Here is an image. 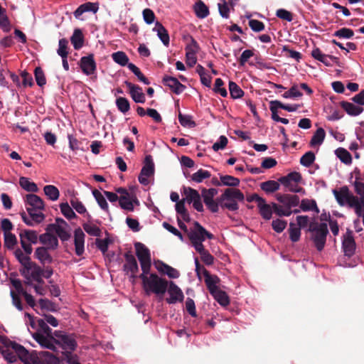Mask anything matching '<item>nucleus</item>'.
Here are the masks:
<instances>
[{
	"mask_svg": "<svg viewBox=\"0 0 364 364\" xmlns=\"http://www.w3.org/2000/svg\"><path fill=\"white\" fill-rule=\"evenodd\" d=\"M336 156L345 164L352 163V156L350 154L343 148H338L335 151Z\"/></svg>",
	"mask_w": 364,
	"mask_h": 364,
	"instance_id": "a18cd8bd",
	"label": "nucleus"
},
{
	"mask_svg": "<svg viewBox=\"0 0 364 364\" xmlns=\"http://www.w3.org/2000/svg\"><path fill=\"white\" fill-rule=\"evenodd\" d=\"M43 209L31 208L27 210L29 216L33 218L36 223H41L45 220V215L43 213Z\"/></svg>",
	"mask_w": 364,
	"mask_h": 364,
	"instance_id": "5fc2aeb1",
	"label": "nucleus"
},
{
	"mask_svg": "<svg viewBox=\"0 0 364 364\" xmlns=\"http://www.w3.org/2000/svg\"><path fill=\"white\" fill-rule=\"evenodd\" d=\"M80 68L86 75L93 74L96 70V63L92 54L82 57L80 59Z\"/></svg>",
	"mask_w": 364,
	"mask_h": 364,
	"instance_id": "f3484780",
	"label": "nucleus"
},
{
	"mask_svg": "<svg viewBox=\"0 0 364 364\" xmlns=\"http://www.w3.org/2000/svg\"><path fill=\"white\" fill-rule=\"evenodd\" d=\"M301 96L302 93L297 85H293L288 91L282 94V97L285 99H295Z\"/></svg>",
	"mask_w": 364,
	"mask_h": 364,
	"instance_id": "052dcab7",
	"label": "nucleus"
},
{
	"mask_svg": "<svg viewBox=\"0 0 364 364\" xmlns=\"http://www.w3.org/2000/svg\"><path fill=\"white\" fill-rule=\"evenodd\" d=\"M125 264H124V270L127 273H130L132 277L135 278L136 274L138 272L139 267L136 258L129 253L125 254Z\"/></svg>",
	"mask_w": 364,
	"mask_h": 364,
	"instance_id": "6ab92c4d",
	"label": "nucleus"
},
{
	"mask_svg": "<svg viewBox=\"0 0 364 364\" xmlns=\"http://www.w3.org/2000/svg\"><path fill=\"white\" fill-rule=\"evenodd\" d=\"M99 9L98 4L87 2L81 4L73 13L74 16L79 19L80 17L85 12L91 11L94 14L97 13Z\"/></svg>",
	"mask_w": 364,
	"mask_h": 364,
	"instance_id": "393cba45",
	"label": "nucleus"
},
{
	"mask_svg": "<svg viewBox=\"0 0 364 364\" xmlns=\"http://www.w3.org/2000/svg\"><path fill=\"white\" fill-rule=\"evenodd\" d=\"M193 9L196 16L199 18H204L209 15V9L202 1H197Z\"/></svg>",
	"mask_w": 364,
	"mask_h": 364,
	"instance_id": "c9c22d12",
	"label": "nucleus"
},
{
	"mask_svg": "<svg viewBox=\"0 0 364 364\" xmlns=\"http://www.w3.org/2000/svg\"><path fill=\"white\" fill-rule=\"evenodd\" d=\"M68 41L65 38L59 40L57 53L61 58H68Z\"/></svg>",
	"mask_w": 364,
	"mask_h": 364,
	"instance_id": "338daca9",
	"label": "nucleus"
},
{
	"mask_svg": "<svg viewBox=\"0 0 364 364\" xmlns=\"http://www.w3.org/2000/svg\"><path fill=\"white\" fill-rule=\"evenodd\" d=\"M33 338L40 344L41 346L45 348L55 350V344L57 340L55 339L52 335L47 336L40 333H35Z\"/></svg>",
	"mask_w": 364,
	"mask_h": 364,
	"instance_id": "2eb2a0df",
	"label": "nucleus"
},
{
	"mask_svg": "<svg viewBox=\"0 0 364 364\" xmlns=\"http://www.w3.org/2000/svg\"><path fill=\"white\" fill-rule=\"evenodd\" d=\"M119 203L122 209L132 212L135 206L140 205L139 200L134 193L127 195V196H119Z\"/></svg>",
	"mask_w": 364,
	"mask_h": 364,
	"instance_id": "ddd939ff",
	"label": "nucleus"
},
{
	"mask_svg": "<svg viewBox=\"0 0 364 364\" xmlns=\"http://www.w3.org/2000/svg\"><path fill=\"white\" fill-rule=\"evenodd\" d=\"M82 227L85 231L91 236L99 237L101 235L100 228L92 223L89 222L84 223Z\"/></svg>",
	"mask_w": 364,
	"mask_h": 364,
	"instance_id": "864d4df0",
	"label": "nucleus"
},
{
	"mask_svg": "<svg viewBox=\"0 0 364 364\" xmlns=\"http://www.w3.org/2000/svg\"><path fill=\"white\" fill-rule=\"evenodd\" d=\"M333 195L341 205L350 206L353 198H355V196L349 192L347 186L342 187L339 191L334 190Z\"/></svg>",
	"mask_w": 364,
	"mask_h": 364,
	"instance_id": "4468645a",
	"label": "nucleus"
},
{
	"mask_svg": "<svg viewBox=\"0 0 364 364\" xmlns=\"http://www.w3.org/2000/svg\"><path fill=\"white\" fill-rule=\"evenodd\" d=\"M154 174V164L151 156H146L145 164L142 167L138 177L139 183L143 186H148Z\"/></svg>",
	"mask_w": 364,
	"mask_h": 364,
	"instance_id": "6e6552de",
	"label": "nucleus"
},
{
	"mask_svg": "<svg viewBox=\"0 0 364 364\" xmlns=\"http://www.w3.org/2000/svg\"><path fill=\"white\" fill-rule=\"evenodd\" d=\"M4 235L5 247L10 250L14 249L18 242L16 235L11 232L4 233Z\"/></svg>",
	"mask_w": 364,
	"mask_h": 364,
	"instance_id": "680f3d73",
	"label": "nucleus"
},
{
	"mask_svg": "<svg viewBox=\"0 0 364 364\" xmlns=\"http://www.w3.org/2000/svg\"><path fill=\"white\" fill-rule=\"evenodd\" d=\"M342 247L344 255L348 257H351L355 250V242L353 235L350 233L346 234L342 242Z\"/></svg>",
	"mask_w": 364,
	"mask_h": 364,
	"instance_id": "5701e85b",
	"label": "nucleus"
},
{
	"mask_svg": "<svg viewBox=\"0 0 364 364\" xmlns=\"http://www.w3.org/2000/svg\"><path fill=\"white\" fill-rule=\"evenodd\" d=\"M92 195L95 198L96 201L97 202V204L101 208V209L105 211L106 213H109L108 203L104 196L101 193V192H100L97 190H94L92 191Z\"/></svg>",
	"mask_w": 364,
	"mask_h": 364,
	"instance_id": "09e8293b",
	"label": "nucleus"
},
{
	"mask_svg": "<svg viewBox=\"0 0 364 364\" xmlns=\"http://www.w3.org/2000/svg\"><path fill=\"white\" fill-rule=\"evenodd\" d=\"M211 174L208 171L200 168L191 176V180L199 183L203 182L205 179L209 178Z\"/></svg>",
	"mask_w": 364,
	"mask_h": 364,
	"instance_id": "603ef678",
	"label": "nucleus"
},
{
	"mask_svg": "<svg viewBox=\"0 0 364 364\" xmlns=\"http://www.w3.org/2000/svg\"><path fill=\"white\" fill-rule=\"evenodd\" d=\"M136 255L139 260L142 272L149 273L151 268V254L149 250L142 243H135Z\"/></svg>",
	"mask_w": 364,
	"mask_h": 364,
	"instance_id": "423d86ee",
	"label": "nucleus"
},
{
	"mask_svg": "<svg viewBox=\"0 0 364 364\" xmlns=\"http://www.w3.org/2000/svg\"><path fill=\"white\" fill-rule=\"evenodd\" d=\"M178 121L180 124L185 127H194L196 126V123L192 119V117L188 114H183L179 113L178 114Z\"/></svg>",
	"mask_w": 364,
	"mask_h": 364,
	"instance_id": "0e129e2a",
	"label": "nucleus"
},
{
	"mask_svg": "<svg viewBox=\"0 0 364 364\" xmlns=\"http://www.w3.org/2000/svg\"><path fill=\"white\" fill-rule=\"evenodd\" d=\"M34 255L43 264H50L53 261L52 257L48 253L47 248L43 247L36 248Z\"/></svg>",
	"mask_w": 364,
	"mask_h": 364,
	"instance_id": "c85d7f7f",
	"label": "nucleus"
},
{
	"mask_svg": "<svg viewBox=\"0 0 364 364\" xmlns=\"http://www.w3.org/2000/svg\"><path fill=\"white\" fill-rule=\"evenodd\" d=\"M128 68L137 77V78L141 82H142L145 85H149L150 83L149 80L143 75L139 68L134 64L130 63L128 65Z\"/></svg>",
	"mask_w": 364,
	"mask_h": 364,
	"instance_id": "bf43d9fd",
	"label": "nucleus"
},
{
	"mask_svg": "<svg viewBox=\"0 0 364 364\" xmlns=\"http://www.w3.org/2000/svg\"><path fill=\"white\" fill-rule=\"evenodd\" d=\"M164 84L168 87L175 94L179 95L182 93L186 87L183 84H181L177 78L171 77V76H165L163 78Z\"/></svg>",
	"mask_w": 364,
	"mask_h": 364,
	"instance_id": "aec40b11",
	"label": "nucleus"
},
{
	"mask_svg": "<svg viewBox=\"0 0 364 364\" xmlns=\"http://www.w3.org/2000/svg\"><path fill=\"white\" fill-rule=\"evenodd\" d=\"M16 291V292H15L12 289H11L10 291L11 297L12 299V304L18 311H22L23 309V307L19 295L24 296L25 293H27V291L24 290L23 286H21L20 289H18Z\"/></svg>",
	"mask_w": 364,
	"mask_h": 364,
	"instance_id": "2f4dec72",
	"label": "nucleus"
},
{
	"mask_svg": "<svg viewBox=\"0 0 364 364\" xmlns=\"http://www.w3.org/2000/svg\"><path fill=\"white\" fill-rule=\"evenodd\" d=\"M183 194L185 196V199L189 204H193V207L198 212L204 210L203 205L201 200V196L198 191L191 187L183 188Z\"/></svg>",
	"mask_w": 364,
	"mask_h": 364,
	"instance_id": "0eeeda50",
	"label": "nucleus"
},
{
	"mask_svg": "<svg viewBox=\"0 0 364 364\" xmlns=\"http://www.w3.org/2000/svg\"><path fill=\"white\" fill-rule=\"evenodd\" d=\"M196 251L200 254L201 260L206 265H212L213 264V262H214L213 256H212L210 254V252L205 249L204 246L196 249Z\"/></svg>",
	"mask_w": 364,
	"mask_h": 364,
	"instance_id": "c03bdc74",
	"label": "nucleus"
},
{
	"mask_svg": "<svg viewBox=\"0 0 364 364\" xmlns=\"http://www.w3.org/2000/svg\"><path fill=\"white\" fill-rule=\"evenodd\" d=\"M142 281L143 289L147 295L154 294L162 296L166 291L168 287V281L159 277L156 274L142 272L140 276Z\"/></svg>",
	"mask_w": 364,
	"mask_h": 364,
	"instance_id": "f03ea898",
	"label": "nucleus"
},
{
	"mask_svg": "<svg viewBox=\"0 0 364 364\" xmlns=\"http://www.w3.org/2000/svg\"><path fill=\"white\" fill-rule=\"evenodd\" d=\"M188 236L195 250L204 246L203 242L206 238L212 240L214 237L213 235L207 231L198 222H194L193 227L189 229Z\"/></svg>",
	"mask_w": 364,
	"mask_h": 364,
	"instance_id": "20e7f679",
	"label": "nucleus"
},
{
	"mask_svg": "<svg viewBox=\"0 0 364 364\" xmlns=\"http://www.w3.org/2000/svg\"><path fill=\"white\" fill-rule=\"evenodd\" d=\"M25 205L26 210L31 208L35 209H44V203L42 199L35 194H27L26 196Z\"/></svg>",
	"mask_w": 364,
	"mask_h": 364,
	"instance_id": "4be33fe9",
	"label": "nucleus"
},
{
	"mask_svg": "<svg viewBox=\"0 0 364 364\" xmlns=\"http://www.w3.org/2000/svg\"><path fill=\"white\" fill-rule=\"evenodd\" d=\"M229 91L231 97L233 99L241 98L244 95L243 90L232 81L229 82Z\"/></svg>",
	"mask_w": 364,
	"mask_h": 364,
	"instance_id": "6e6d98bb",
	"label": "nucleus"
},
{
	"mask_svg": "<svg viewBox=\"0 0 364 364\" xmlns=\"http://www.w3.org/2000/svg\"><path fill=\"white\" fill-rule=\"evenodd\" d=\"M19 185L23 189L28 192L36 193L38 190L37 185L26 177L19 178Z\"/></svg>",
	"mask_w": 364,
	"mask_h": 364,
	"instance_id": "a19ab883",
	"label": "nucleus"
},
{
	"mask_svg": "<svg viewBox=\"0 0 364 364\" xmlns=\"http://www.w3.org/2000/svg\"><path fill=\"white\" fill-rule=\"evenodd\" d=\"M218 191L215 188H203L201 191V196L207 208L212 213H217L219 210V205L214 200V197L217 195Z\"/></svg>",
	"mask_w": 364,
	"mask_h": 364,
	"instance_id": "9b49d317",
	"label": "nucleus"
},
{
	"mask_svg": "<svg viewBox=\"0 0 364 364\" xmlns=\"http://www.w3.org/2000/svg\"><path fill=\"white\" fill-rule=\"evenodd\" d=\"M220 179L223 186L236 187L240 184L237 178L230 175H220Z\"/></svg>",
	"mask_w": 364,
	"mask_h": 364,
	"instance_id": "3c124183",
	"label": "nucleus"
},
{
	"mask_svg": "<svg viewBox=\"0 0 364 364\" xmlns=\"http://www.w3.org/2000/svg\"><path fill=\"white\" fill-rule=\"evenodd\" d=\"M176 213L180 215L179 217L186 222H188L191 220L190 215L185 208V200L183 199L175 205Z\"/></svg>",
	"mask_w": 364,
	"mask_h": 364,
	"instance_id": "58836bf2",
	"label": "nucleus"
},
{
	"mask_svg": "<svg viewBox=\"0 0 364 364\" xmlns=\"http://www.w3.org/2000/svg\"><path fill=\"white\" fill-rule=\"evenodd\" d=\"M153 31L156 33L157 36L166 46L169 45L170 38L167 30L165 27L159 22L155 23V26L153 28Z\"/></svg>",
	"mask_w": 364,
	"mask_h": 364,
	"instance_id": "a878e982",
	"label": "nucleus"
},
{
	"mask_svg": "<svg viewBox=\"0 0 364 364\" xmlns=\"http://www.w3.org/2000/svg\"><path fill=\"white\" fill-rule=\"evenodd\" d=\"M277 200L288 210H291L299 204V198L296 195L279 194L277 196Z\"/></svg>",
	"mask_w": 364,
	"mask_h": 364,
	"instance_id": "a211bd4d",
	"label": "nucleus"
},
{
	"mask_svg": "<svg viewBox=\"0 0 364 364\" xmlns=\"http://www.w3.org/2000/svg\"><path fill=\"white\" fill-rule=\"evenodd\" d=\"M205 282L210 294L219 289L218 287L219 278L217 276L206 272L205 274Z\"/></svg>",
	"mask_w": 364,
	"mask_h": 364,
	"instance_id": "473e14b6",
	"label": "nucleus"
},
{
	"mask_svg": "<svg viewBox=\"0 0 364 364\" xmlns=\"http://www.w3.org/2000/svg\"><path fill=\"white\" fill-rule=\"evenodd\" d=\"M166 291L168 297L166 301L168 304H174L183 301L184 295L182 290L173 282H168Z\"/></svg>",
	"mask_w": 364,
	"mask_h": 364,
	"instance_id": "9d476101",
	"label": "nucleus"
},
{
	"mask_svg": "<svg viewBox=\"0 0 364 364\" xmlns=\"http://www.w3.org/2000/svg\"><path fill=\"white\" fill-rule=\"evenodd\" d=\"M211 295H213L215 299L223 306H228L230 303L229 297L227 294L220 289L211 293Z\"/></svg>",
	"mask_w": 364,
	"mask_h": 364,
	"instance_id": "37998d69",
	"label": "nucleus"
},
{
	"mask_svg": "<svg viewBox=\"0 0 364 364\" xmlns=\"http://www.w3.org/2000/svg\"><path fill=\"white\" fill-rule=\"evenodd\" d=\"M300 208L305 212L309 210H315L316 213L319 212L316 201L308 198L301 200L300 203Z\"/></svg>",
	"mask_w": 364,
	"mask_h": 364,
	"instance_id": "de8ad7c7",
	"label": "nucleus"
},
{
	"mask_svg": "<svg viewBox=\"0 0 364 364\" xmlns=\"http://www.w3.org/2000/svg\"><path fill=\"white\" fill-rule=\"evenodd\" d=\"M21 245L24 252L31 255L33 251L31 244H36L39 237L36 231L33 230H21L19 232Z\"/></svg>",
	"mask_w": 364,
	"mask_h": 364,
	"instance_id": "39448f33",
	"label": "nucleus"
},
{
	"mask_svg": "<svg viewBox=\"0 0 364 364\" xmlns=\"http://www.w3.org/2000/svg\"><path fill=\"white\" fill-rule=\"evenodd\" d=\"M287 222L286 220L279 219V218L273 220L272 222V229L277 233L282 232L287 228Z\"/></svg>",
	"mask_w": 364,
	"mask_h": 364,
	"instance_id": "774afa93",
	"label": "nucleus"
},
{
	"mask_svg": "<svg viewBox=\"0 0 364 364\" xmlns=\"http://www.w3.org/2000/svg\"><path fill=\"white\" fill-rule=\"evenodd\" d=\"M272 208L276 215L279 217H289L292 214V210H288L287 208L282 205L272 203Z\"/></svg>",
	"mask_w": 364,
	"mask_h": 364,
	"instance_id": "4d7b16f0",
	"label": "nucleus"
},
{
	"mask_svg": "<svg viewBox=\"0 0 364 364\" xmlns=\"http://www.w3.org/2000/svg\"><path fill=\"white\" fill-rule=\"evenodd\" d=\"M43 191L46 196L52 201H55L60 196L58 189L53 185H47L44 186Z\"/></svg>",
	"mask_w": 364,
	"mask_h": 364,
	"instance_id": "49530a36",
	"label": "nucleus"
},
{
	"mask_svg": "<svg viewBox=\"0 0 364 364\" xmlns=\"http://www.w3.org/2000/svg\"><path fill=\"white\" fill-rule=\"evenodd\" d=\"M71 43L75 49L78 50L83 46V36L80 29H75L70 38Z\"/></svg>",
	"mask_w": 364,
	"mask_h": 364,
	"instance_id": "79ce46f5",
	"label": "nucleus"
},
{
	"mask_svg": "<svg viewBox=\"0 0 364 364\" xmlns=\"http://www.w3.org/2000/svg\"><path fill=\"white\" fill-rule=\"evenodd\" d=\"M315 154L312 151H307L300 159V163L305 167H309L315 161Z\"/></svg>",
	"mask_w": 364,
	"mask_h": 364,
	"instance_id": "e2e57ef3",
	"label": "nucleus"
},
{
	"mask_svg": "<svg viewBox=\"0 0 364 364\" xmlns=\"http://www.w3.org/2000/svg\"><path fill=\"white\" fill-rule=\"evenodd\" d=\"M311 56L326 66L331 65L334 59L333 56L323 53L318 48H314L311 51Z\"/></svg>",
	"mask_w": 364,
	"mask_h": 364,
	"instance_id": "cd10ccee",
	"label": "nucleus"
},
{
	"mask_svg": "<svg viewBox=\"0 0 364 364\" xmlns=\"http://www.w3.org/2000/svg\"><path fill=\"white\" fill-rule=\"evenodd\" d=\"M116 105L118 109L124 114L127 112L130 108L128 100L122 97H119L116 100Z\"/></svg>",
	"mask_w": 364,
	"mask_h": 364,
	"instance_id": "69168bd1",
	"label": "nucleus"
},
{
	"mask_svg": "<svg viewBox=\"0 0 364 364\" xmlns=\"http://www.w3.org/2000/svg\"><path fill=\"white\" fill-rule=\"evenodd\" d=\"M41 243L46 245L48 248L55 249L58 245L57 237L50 233H44L39 236Z\"/></svg>",
	"mask_w": 364,
	"mask_h": 364,
	"instance_id": "7c9ffc66",
	"label": "nucleus"
},
{
	"mask_svg": "<svg viewBox=\"0 0 364 364\" xmlns=\"http://www.w3.org/2000/svg\"><path fill=\"white\" fill-rule=\"evenodd\" d=\"M154 265L159 272L166 274L169 278L177 279L180 277V273L176 269L164 263L163 262H156Z\"/></svg>",
	"mask_w": 364,
	"mask_h": 364,
	"instance_id": "412c9836",
	"label": "nucleus"
},
{
	"mask_svg": "<svg viewBox=\"0 0 364 364\" xmlns=\"http://www.w3.org/2000/svg\"><path fill=\"white\" fill-rule=\"evenodd\" d=\"M223 197L230 200H242L244 199L243 193L238 189H227L225 190Z\"/></svg>",
	"mask_w": 364,
	"mask_h": 364,
	"instance_id": "8fccbe9b",
	"label": "nucleus"
},
{
	"mask_svg": "<svg viewBox=\"0 0 364 364\" xmlns=\"http://www.w3.org/2000/svg\"><path fill=\"white\" fill-rule=\"evenodd\" d=\"M28 276H26L25 282H33L36 283H43L41 274V267L34 265L28 270Z\"/></svg>",
	"mask_w": 364,
	"mask_h": 364,
	"instance_id": "bb28decb",
	"label": "nucleus"
},
{
	"mask_svg": "<svg viewBox=\"0 0 364 364\" xmlns=\"http://www.w3.org/2000/svg\"><path fill=\"white\" fill-rule=\"evenodd\" d=\"M85 235L80 228L74 231V245L75 252L77 256H82L85 252Z\"/></svg>",
	"mask_w": 364,
	"mask_h": 364,
	"instance_id": "dca6fc26",
	"label": "nucleus"
},
{
	"mask_svg": "<svg viewBox=\"0 0 364 364\" xmlns=\"http://www.w3.org/2000/svg\"><path fill=\"white\" fill-rule=\"evenodd\" d=\"M0 341L2 344L1 353L9 363H15L18 357L24 364H60L59 359L48 351L28 352L23 346L5 336H1Z\"/></svg>",
	"mask_w": 364,
	"mask_h": 364,
	"instance_id": "f257e3e1",
	"label": "nucleus"
},
{
	"mask_svg": "<svg viewBox=\"0 0 364 364\" xmlns=\"http://www.w3.org/2000/svg\"><path fill=\"white\" fill-rule=\"evenodd\" d=\"M308 231L311 232V239L316 250L319 252L323 250L328 233L327 224L326 223H318L314 220L310 223Z\"/></svg>",
	"mask_w": 364,
	"mask_h": 364,
	"instance_id": "7ed1b4c3",
	"label": "nucleus"
},
{
	"mask_svg": "<svg viewBox=\"0 0 364 364\" xmlns=\"http://www.w3.org/2000/svg\"><path fill=\"white\" fill-rule=\"evenodd\" d=\"M326 136V132L321 127L316 129L315 133L311 137L310 145L312 147L320 146L323 144Z\"/></svg>",
	"mask_w": 364,
	"mask_h": 364,
	"instance_id": "72a5a7b5",
	"label": "nucleus"
},
{
	"mask_svg": "<svg viewBox=\"0 0 364 364\" xmlns=\"http://www.w3.org/2000/svg\"><path fill=\"white\" fill-rule=\"evenodd\" d=\"M250 200L257 203L259 213L263 219L269 220L272 218L274 211L272 204H267L265 199L257 194L252 195Z\"/></svg>",
	"mask_w": 364,
	"mask_h": 364,
	"instance_id": "1a4fd4ad",
	"label": "nucleus"
},
{
	"mask_svg": "<svg viewBox=\"0 0 364 364\" xmlns=\"http://www.w3.org/2000/svg\"><path fill=\"white\" fill-rule=\"evenodd\" d=\"M127 87L129 90V93L133 100L136 103H144L145 102V95L141 88L129 82H125Z\"/></svg>",
	"mask_w": 364,
	"mask_h": 364,
	"instance_id": "b1692460",
	"label": "nucleus"
},
{
	"mask_svg": "<svg viewBox=\"0 0 364 364\" xmlns=\"http://www.w3.org/2000/svg\"><path fill=\"white\" fill-rule=\"evenodd\" d=\"M62 214L68 220L75 218L76 214L73 211V208L70 207L68 203H63L60 205Z\"/></svg>",
	"mask_w": 364,
	"mask_h": 364,
	"instance_id": "13d9d810",
	"label": "nucleus"
},
{
	"mask_svg": "<svg viewBox=\"0 0 364 364\" xmlns=\"http://www.w3.org/2000/svg\"><path fill=\"white\" fill-rule=\"evenodd\" d=\"M55 336L58 338L57 343H59L64 350L69 352L75 350L77 342L73 336L58 331L55 332Z\"/></svg>",
	"mask_w": 364,
	"mask_h": 364,
	"instance_id": "f8f14e48",
	"label": "nucleus"
},
{
	"mask_svg": "<svg viewBox=\"0 0 364 364\" xmlns=\"http://www.w3.org/2000/svg\"><path fill=\"white\" fill-rule=\"evenodd\" d=\"M112 58L113 61L119 65L120 66H127L129 64V57L123 51H117L112 54Z\"/></svg>",
	"mask_w": 364,
	"mask_h": 364,
	"instance_id": "e433bc0d",
	"label": "nucleus"
},
{
	"mask_svg": "<svg viewBox=\"0 0 364 364\" xmlns=\"http://www.w3.org/2000/svg\"><path fill=\"white\" fill-rule=\"evenodd\" d=\"M279 187V183L273 180L267 181L260 183L261 189L266 193H272L278 191Z\"/></svg>",
	"mask_w": 364,
	"mask_h": 364,
	"instance_id": "4c0bfd02",
	"label": "nucleus"
},
{
	"mask_svg": "<svg viewBox=\"0 0 364 364\" xmlns=\"http://www.w3.org/2000/svg\"><path fill=\"white\" fill-rule=\"evenodd\" d=\"M341 107L350 116H358L363 112V108L355 105L353 102L343 101L341 102Z\"/></svg>",
	"mask_w": 364,
	"mask_h": 364,
	"instance_id": "c756f323",
	"label": "nucleus"
},
{
	"mask_svg": "<svg viewBox=\"0 0 364 364\" xmlns=\"http://www.w3.org/2000/svg\"><path fill=\"white\" fill-rule=\"evenodd\" d=\"M354 209L355 214L359 217L364 214V197L358 198L355 196L351 200L349 206Z\"/></svg>",
	"mask_w": 364,
	"mask_h": 364,
	"instance_id": "f704fd0d",
	"label": "nucleus"
},
{
	"mask_svg": "<svg viewBox=\"0 0 364 364\" xmlns=\"http://www.w3.org/2000/svg\"><path fill=\"white\" fill-rule=\"evenodd\" d=\"M288 232L289 234V239L292 242H296L300 240L301 230V228L297 227L295 223L292 222L289 223Z\"/></svg>",
	"mask_w": 364,
	"mask_h": 364,
	"instance_id": "ea45409f",
	"label": "nucleus"
}]
</instances>
